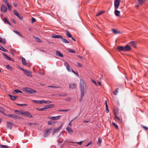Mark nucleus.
Listing matches in <instances>:
<instances>
[{"mask_svg": "<svg viewBox=\"0 0 148 148\" xmlns=\"http://www.w3.org/2000/svg\"><path fill=\"white\" fill-rule=\"evenodd\" d=\"M52 38H61L62 36L60 35H57L55 34H53L52 35Z\"/></svg>", "mask_w": 148, "mask_h": 148, "instance_id": "nucleus-15", "label": "nucleus"}, {"mask_svg": "<svg viewBox=\"0 0 148 148\" xmlns=\"http://www.w3.org/2000/svg\"><path fill=\"white\" fill-rule=\"evenodd\" d=\"M130 45L132 47L136 48V42L134 41L130 42Z\"/></svg>", "mask_w": 148, "mask_h": 148, "instance_id": "nucleus-17", "label": "nucleus"}, {"mask_svg": "<svg viewBox=\"0 0 148 148\" xmlns=\"http://www.w3.org/2000/svg\"><path fill=\"white\" fill-rule=\"evenodd\" d=\"M62 124L60 126L58 127L56 129H54L53 130V133H52V134L53 135L55 133V132H58L59 131V130L60 129H61V128L62 127Z\"/></svg>", "mask_w": 148, "mask_h": 148, "instance_id": "nucleus-13", "label": "nucleus"}, {"mask_svg": "<svg viewBox=\"0 0 148 148\" xmlns=\"http://www.w3.org/2000/svg\"><path fill=\"white\" fill-rule=\"evenodd\" d=\"M61 116H49L48 117V118L49 119L55 120H58L61 117Z\"/></svg>", "mask_w": 148, "mask_h": 148, "instance_id": "nucleus-7", "label": "nucleus"}, {"mask_svg": "<svg viewBox=\"0 0 148 148\" xmlns=\"http://www.w3.org/2000/svg\"><path fill=\"white\" fill-rule=\"evenodd\" d=\"M23 90L28 93H34L36 92V91L34 89L28 88H23Z\"/></svg>", "mask_w": 148, "mask_h": 148, "instance_id": "nucleus-2", "label": "nucleus"}, {"mask_svg": "<svg viewBox=\"0 0 148 148\" xmlns=\"http://www.w3.org/2000/svg\"><path fill=\"white\" fill-rule=\"evenodd\" d=\"M11 99L13 101L15 100L17 97V96H13L10 95H9Z\"/></svg>", "mask_w": 148, "mask_h": 148, "instance_id": "nucleus-19", "label": "nucleus"}, {"mask_svg": "<svg viewBox=\"0 0 148 148\" xmlns=\"http://www.w3.org/2000/svg\"><path fill=\"white\" fill-rule=\"evenodd\" d=\"M46 109H46V106H45L44 107L42 108H37V110L39 111H44Z\"/></svg>", "mask_w": 148, "mask_h": 148, "instance_id": "nucleus-27", "label": "nucleus"}, {"mask_svg": "<svg viewBox=\"0 0 148 148\" xmlns=\"http://www.w3.org/2000/svg\"><path fill=\"white\" fill-rule=\"evenodd\" d=\"M1 50L4 51V52H7L8 51L5 49V48H4L3 47H2L1 49H0Z\"/></svg>", "mask_w": 148, "mask_h": 148, "instance_id": "nucleus-52", "label": "nucleus"}, {"mask_svg": "<svg viewBox=\"0 0 148 148\" xmlns=\"http://www.w3.org/2000/svg\"><path fill=\"white\" fill-rule=\"evenodd\" d=\"M8 4L7 5V6L8 8V10L10 11H11L12 10V6L11 5H10L9 4Z\"/></svg>", "mask_w": 148, "mask_h": 148, "instance_id": "nucleus-44", "label": "nucleus"}, {"mask_svg": "<svg viewBox=\"0 0 148 148\" xmlns=\"http://www.w3.org/2000/svg\"><path fill=\"white\" fill-rule=\"evenodd\" d=\"M17 17L21 20H22L23 19V18L22 16L21 15H20L19 14Z\"/></svg>", "mask_w": 148, "mask_h": 148, "instance_id": "nucleus-53", "label": "nucleus"}, {"mask_svg": "<svg viewBox=\"0 0 148 148\" xmlns=\"http://www.w3.org/2000/svg\"><path fill=\"white\" fill-rule=\"evenodd\" d=\"M4 2L7 5H8V4H9V3L8 2V1L7 0H5L4 1Z\"/></svg>", "mask_w": 148, "mask_h": 148, "instance_id": "nucleus-63", "label": "nucleus"}, {"mask_svg": "<svg viewBox=\"0 0 148 148\" xmlns=\"http://www.w3.org/2000/svg\"><path fill=\"white\" fill-rule=\"evenodd\" d=\"M66 35L69 38H72V36L71 33L68 31L66 32Z\"/></svg>", "mask_w": 148, "mask_h": 148, "instance_id": "nucleus-34", "label": "nucleus"}, {"mask_svg": "<svg viewBox=\"0 0 148 148\" xmlns=\"http://www.w3.org/2000/svg\"><path fill=\"white\" fill-rule=\"evenodd\" d=\"M42 103H47V101L42 100Z\"/></svg>", "mask_w": 148, "mask_h": 148, "instance_id": "nucleus-59", "label": "nucleus"}, {"mask_svg": "<svg viewBox=\"0 0 148 148\" xmlns=\"http://www.w3.org/2000/svg\"><path fill=\"white\" fill-rule=\"evenodd\" d=\"M66 69L69 71V72L71 71V70L70 69V66L69 65L66 66Z\"/></svg>", "mask_w": 148, "mask_h": 148, "instance_id": "nucleus-50", "label": "nucleus"}, {"mask_svg": "<svg viewBox=\"0 0 148 148\" xmlns=\"http://www.w3.org/2000/svg\"><path fill=\"white\" fill-rule=\"evenodd\" d=\"M16 105L18 106H26L27 104H18V103H16Z\"/></svg>", "mask_w": 148, "mask_h": 148, "instance_id": "nucleus-46", "label": "nucleus"}, {"mask_svg": "<svg viewBox=\"0 0 148 148\" xmlns=\"http://www.w3.org/2000/svg\"><path fill=\"white\" fill-rule=\"evenodd\" d=\"M34 38H35L37 42H41V40L38 38L36 37H34Z\"/></svg>", "mask_w": 148, "mask_h": 148, "instance_id": "nucleus-37", "label": "nucleus"}, {"mask_svg": "<svg viewBox=\"0 0 148 148\" xmlns=\"http://www.w3.org/2000/svg\"><path fill=\"white\" fill-rule=\"evenodd\" d=\"M51 130V129H46L43 133V136L44 138L47 137L50 134V131Z\"/></svg>", "mask_w": 148, "mask_h": 148, "instance_id": "nucleus-4", "label": "nucleus"}, {"mask_svg": "<svg viewBox=\"0 0 148 148\" xmlns=\"http://www.w3.org/2000/svg\"><path fill=\"white\" fill-rule=\"evenodd\" d=\"M131 49V47L129 45H127L124 47V51H129Z\"/></svg>", "mask_w": 148, "mask_h": 148, "instance_id": "nucleus-11", "label": "nucleus"}, {"mask_svg": "<svg viewBox=\"0 0 148 148\" xmlns=\"http://www.w3.org/2000/svg\"><path fill=\"white\" fill-rule=\"evenodd\" d=\"M146 0H138V4L139 5H141L142 3H145Z\"/></svg>", "mask_w": 148, "mask_h": 148, "instance_id": "nucleus-33", "label": "nucleus"}, {"mask_svg": "<svg viewBox=\"0 0 148 148\" xmlns=\"http://www.w3.org/2000/svg\"><path fill=\"white\" fill-rule=\"evenodd\" d=\"M12 126V124L10 122H8L7 125V127L9 129H11Z\"/></svg>", "mask_w": 148, "mask_h": 148, "instance_id": "nucleus-14", "label": "nucleus"}, {"mask_svg": "<svg viewBox=\"0 0 148 148\" xmlns=\"http://www.w3.org/2000/svg\"><path fill=\"white\" fill-rule=\"evenodd\" d=\"M77 65L78 66H79V67H82V66L81 64L80 63H79V62L77 63Z\"/></svg>", "mask_w": 148, "mask_h": 148, "instance_id": "nucleus-56", "label": "nucleus"}, {"mask_svg": "<svg viewBox=\"0 0 148 148\" xmlns=\"http://www.w3.org/2000/svg\"><path fill=\"white\" fill-rule=\"evenodd\" d=\"M22 115L24 116H26L29 118L32 117V116L30 114L29 112L27 111L23 112Z\"/></svg>", "mask_w": 148, "mask_h": 148, "instance_id": "nucleus-5", "label": "nucleus"}, {"mask_svg": "<svg viewBox=\"0 0 148 148\" xmlns=\"http://www.w3.org/2000/svg\"><path fill=\"white\" fill-rule=\"evenodd\" d=\"M53 123V122L52 121H48V124H49V125H51Z\"/></svg>", "mask_w": 148, "mask_h": 148, "instance_id": "nucleus-55", "label": "nucleus"}, {"mask_svg": "<svg viewBox=\"0 0 148 148\" xmlns=\"http://www.w3.org/2000/svg\"><path fill=\"white\" fill-rule=\"evenodd\" d=\"M86 87V85L84 82L83 80L81 79L80 82L79 88L81 92V95L79 99V101L81 102L83 99L84 93V88Z\"/></svg>", "mask_w": 148, "mask_h": 148, "instance_id": "nucleus-1", "label": "nucleus"}, {"mask_svg": "<svg viewBox=\"0 0 148 148\" xmlns=\"http://www.w3.org/2000/svg\"><path fill=\"white\" fill-rule=\"evenodd\" d=\"M13 13L14 14L17 16H18L19 14L16 10H14L13 11Z\"/></svg>", "mask_w": 148, "mask_h": 148, "instance_id": "nucleus-41", "label": "nucleus"}, {"mask_svg": "<svg viewBox=\"0 0 148 148\" xmlns=\"http://www.w3.org/2000/svg\"><path fill=\"white\" fill-rule=\"evenodd\" d=\"M66 130L68 132V133L70 134H72L73 131L71 128H69V127H67L66 128Z\"/></svg>", "mask_w": 148, "mask_h": 148, "instance_id": "nucleus-9", "label": "nucleus"}, {"mask_svg": "<svg viewBox=\"0 0 148 148\" xmlns=\"http://www.w3.org/2000/svg\"><path fill=\"white\" fill-rule=\"evenodd\" d=\"M114 13L116 16H118L120 14V12L119 11L117 10V9H115Z\"/></svg>", "mask_w": 148, "mask_h": 148, "instance_id": "nucleus-30", "label": "nucleus"}, {"mask_svg": "<svg viewBox=\"0 0 148 148\" xmlns=\"http://www.w3.org/2000/svg\"><path fill=\"white\" fill-rule=\"evenodd\" d=\"M112 31L115 34H117L121 33L120 32L118 31L115 29H113L112 30Z\"/></svg>", "mask_w": 148, "mask_h": 148, "instance_id": "nucleus-29", "label": "nucleus"}, {"mask_svg": "<svg viewBox=\"0 0 148 148\" xmlns=\"http://www.w3.org/2000/svg\"><path fill=\"white\" fill-rule=\"evenodd\" d=\"M32 23L36 21V20L35 18H32Z\"/></svg>", "mask_w": 148, "mask_h": 148, "instance_id": "nucleus-58", "label": "nucleus"}, {"mask_svg": "<svg viewBox=\"0 0 148 148\" xmlns=\"http://www.w3.org/2000/svg\"><path fill=\"white\" fill-rule=\"evenodd\" d=\"M76 87V85L75 84H72L70 85L69 88L72 89L75 88Z\"/></svg>", "mask_w": 148, "mask_h": 148, "instance_id": "nucleus-22", "label": "nucleus"}, {"mask_svg": "<svg viewBox=\"0 0 148 148\" xmlns=\"http://www.w3.org/2000/svg\"><path fill=\"white\" fill-rule=\"evenodd\" d=\"M117 49L119 51H124V47L123 46H119L117 47Z\"/></svg>", "mask_w": 148, "mask_h": 148, "instance_id": "nucleus-16", "label": "nucleus"}, {"mask_svg": "<svg viewBox=\"0 0 148 148\" xmlns=\"http://www.w3.org/2000/svg\"><path fill=\"white\" fill-rule=\"evenodd\" d=\"M0 146L1 148H8V147L6 145H0Z\"/></svg>", "mask_w": 148, "mask_h": 148, "instance_id": "nucleus-45", "label": "nucleus"}, {"mask_svg": "<svg viewBox=\"0 0 148 148\" xmlns=\"http://www.w3.org/2000/svg\"><path fill=\"white\" fill-rule=\"evenodd\" d=\"M119 88H117L113 92V94L115 95H116L117 94V93L118 92Z\"/></svg>", "mask_w": 148, "mask_h": 148, "instance_id": "nucleus-38", "label": "nucleus"}, {"mask_svg": "<svg viewBox=\"0 0 148 148\" xmlns=\"http://www.w3.org/2000/svg\"><path fill=\"white\" fill-rule=\"evenodd\" d=\"M1 10L4 12H5L7 11V8L4 5H1Z\"/></svg>", "mask_w": 148, "mask_h": 148, "instance_id": "nucleus-10", "label": "nucleus"}, {"mask_svg": "<svg viewBox=\"0 0 148 148\" xmlns=\"http://www.w3.org/2000/svg\"><path fill=\"white\" fill-rule=\"evenodd\" d=\"M32 102L33 103L38 104L42 103V100H32Z\"/></svg>", "mask_w": 148, "mask_h": 148, "instance_id": "nucleus-18", "label": "nucleus"}, {"mask_svg": "<svg viewBox=\"0 0 148 148\" xmlns=\"http://www.w3.org/2000/svg\"><path fill=\"white\" fill-rule=\"evenodd\" d=\"M71 100V98H70V97H69V98H67L66 100V101H70Z\"/></svg>", "mask_w": 148, "mask_h": 148, "instance_id": "nucleus-60", "label": "nucleus"}, {"mask_svg": "<svg viewBox=\"0 0 148 148\" xmlns=\"http://www.w3.org/2000/svg\"><path fill=\"white\" fill-rule=\"evenodd\" d=\"M2 54L3 56L5 58L7 59L8 60H11L12 61H13V60L10 57L8 56L6 54H5V53H3Z\"/></svg>", "mask_w": 148, "mask_h": 148, "instance_id": "nucleus-12", "label": "nucleus"}, {"mask_svg": "<svg viewBox=\"0 0 148 148\" xmlns=\"http://www.w3.org/2000/svg\"><path fill=\"white\" fill-rule=\"evenodd\" d=\"M22 64L25 66L27 65V63L25 59L24 58H22Z\"/></svg>", "mask_w": 148, "mask_h": 148, "instance_id": "nucleus-20", "label": "nucleus"}, {"mask_svg": "<svg viewBox=\"0 0 148 148\" xmlns=\"http://www.w3.org/2000/svg\"><path fill=\"white\" fill-rule=\"evenodd\" d=\"M3 21H4V22L5 23H8V24L9 25H11V23H10V22L8 21V20L6 18H5L3 20Z\"/></svg>", "mask_w": 148, "mask_h": 148, "instance_id": "nucleus-23", "label": "nucleus"}, {"mask_svg": "<svg viewBox=\"0 0 148 148\" xmlns=\"http://www.w3.org/2000/svg\"><path fill=\"white\" fill-rule=\"evenodd\" d=\"M72 72L73 73H74L77 76H78L79 75H78V73H77V72H75V71L73 70H72Z\"/></svg>", "mask_w": 148, "mask_h": 148, "instance_id": "nucleus-51", "label": "nucleus"}, {"mask_svg": "<svg viewBox=\"0 0 148 148\" xmlns=\"http://www.w3.org/2000/svg\"><path fill=\"white\" fill-rule=\"evenodd\" d=\"M13 32H14V33H16V34H18H18H19V33H19V32H18L17 31H15V30H14V31H13Z\"/></svg>", "mask_w": 148, "mask_h": 148, "instance_id": "nucleus-61", "label": "nucleus"}, {"mask_svg": "<svg viewBox=\"0 0 148 148\" xmlns=\"http://www.w3.org/2000/svg\"><path fill=\"white\" fill-rule=\"evenodd\" d=\"M112 124L113 125V126H114V127H115V128L116 129H118V128H119L118 126V125L114 123H112Z\"/></svg>", "mask_w": 148, "mask_h": 148, "instance_id": "nucleus-42", "label": "nucleus"}, {"mask_svg": "<svg viewBox=\"0 0 148 148\" xmlns=\"http://www.w3.org/2000/svg\"><path fill=\"white\" fill-rule=\"evenodd\" d=\"M7 116L9 117L14 118L16 119H19L20 118L19 116L15 114H10L7 115Z\"/></svg>", "mask_w": 148, "mask_h": 148, "instance_id": "nucleus-6", "label": "nucleus"}, {"mask_svg": "<svg viewBox=\"0 0 148 148\" xmlns=\"http://www.w3.org/2000/svg\"><path fill=\"white\" fill-rule=\"evenodd\" d=\"M18 93H22V92L21 90L18 89L15 90L13 91V93L14 94Z\"/></svg>", "mask_w": 148, "mask_h": 148, "instance_id": "nucleus-24", "label": "nucleus"}, {"mask_svg": "<svg viewBox=\"0 0 148 148\" xmlns=\"http://www.w3.org/2000/svg\"><path fill=\"white\" fill-rule=\"evenodd\" d=\"M23 112H22L21 111H19L17 110H15L14 111V112L18 114H21L22 115V113H23Z\"/></svg>", "mask_w": 148, "mask_h": 148, "instance_id": "nucleus-32", "label": "nucleus"}, {"mask_svg": "<svg viewBox=\"0 0 148 148\" xmlns=\"http://www.w3.org/2000/svg\"><path fill=\"white\" fill-rule=\"evenodd\" d=\"M56 53L60 57H63V55L58 51H56Z\"/></svg>", "mask_w": 148, "mask_h": 148, "instance_id": "nucleus-35", "label": "nucleus"}, {"mask_svg": "<svg viewBox=\"0 0 148 148\" xmlns=\"http://www.w3.org/2000/svg\"><path fill=\"white\" fill-rule=\"evenodd\" d=\"M58 95L62 97H65L67 95L66 93H62V94H59Z\"/></svg>", "mask_w": 148, "mask_h": 148, "instance_id": "nucleus-40", "label": "nucleus"}, {"mask_svg": "<svg viewBox=\"0 0 148 148\" xmlns=\"http://www.w3.org/2000/svg\"><path fill=\"white\" fill-rule=\"evenodd\" d=\"M19 69H20L21 70L23 71L24 72L25 75L28 76L29 77H32V72L29 71L28 70H25L20 67L19 66Z\"/></svg>", "mask_w": 148, "mask_h": 148, "instance_id": "nucleus-3", "label": "nucleus"}, {"mask_svg": "<svg viewBox=\"0 0 148 148\" xmlns=\"http://www.w3.org/2000/svg\"><path fill=\"white\" fill-rule=\"evenodd\" d=\"M101 141L102 139L100 138H99L98 140L97 144L98 145H99V146H100V145L101 144Z\"/></svg>", "mask_w": 148, "mask_h": 148, "instance_id": "nucleus-36", "label": "nucleus"}, {"mask_svg": "<svg viewBox=\"0 0 148 148\" xmlns=\"http://www.w3.org/2000/svg\"><path fill=\"white\" fill-rule=\"evenodd\" d=\"M105 12V11H100L97 13L96 16H99V15Z\"/></svg>", "mask_w": 148, "mask_h": 148, "instance_id": "nucleus-28", "label": "nucleus"}, {"mask_svg": "<svg viewBox=\"0 0 148 148\" xmlns=\"http://www.w3.org/2000/svg\"><path fill=\"white\" fill-rule=\"evenodd\" d=\"M61 39L63 42H64L65 43H69V42L67 40L63 38L62 37Z\"/></svg>", "mask_w": 148, "mask_h": 148, "instance_id": "nucleus-26", "label": "nucleus"}, {"mask_svg": "<svg viewBox=\"0 0 148 148\" xmlns=\"http://www.w3.org/2000/svg\"><path fill=\"white\" fill-rule=\"evenodd\" d=\"M69 110V109H65V110H58V111L60 112L61 111L62 112H68Z\"/></svg>", "mask_w": 148, "mask_h": 148, "instance_id": "nucleus-43", "label": "nucleus"}, {"mask_svg": "<svg viewBox=\"0 0 148 148\" xmlns=\"http://www.w3.org/2000/svg\"><path fill=\"white\" fill-rule=\"evenodd\" d=\"M105 104L106 107V112L107 113H108L109 112V110L108 108V103L106 101H105Z\"/></svg>", "mask_w": 148, "mask_h": 148, "instance_id": "nucleus-31", "label": "nucleus"}, {"mask_svg": "<svg viewBox=\"0 0 148 148\" xmlns=\"http://www.w3.org/2000/svg\"><path fill=\"white\" fill-rule=\"evenodd\" d=\"M69 52L74 53H75V51L73 50L72 49L69 50Z\"/></svg>", "mask_w": 148, "mask_h": 148, "instance_id": "nucleus-57", "label": "nucleus"}, {"mask_svg": "<svg viewBox=\"0 0 148 148\" xmlns=\"http://www.w3.org/2000/svg\"><path fill=\"white\" fill-rule=\"evenodd\" d=\"M6 67V68L8 69H10L11 70H12V68L9 65H7Z\"/></svg>", "mask_w": 148, "mask_h": 148, "instance_id": "nucleus-39", "label": "nucleus"}, {"mask_svg": "<svg viewBox=\"0 0 148 148\" xmlns=\"http://www.w3.org/2000/svg\"><path fill=\"white\" fill-rule=\"evenodd\" d=\"M46 109H48L49 108H53L54 107V105L53 104H51L49 105L46 106Z\"/></svg>", "mask_w": 148, "mask_h": 148, "instance_id": "nucleus-25", "label": "nucleus"}, {"mask_svg": "<svg viewBox=\"0 0 148 148\" xmlns=\"http://www.w3.org/2000/svg\"><path fill=\"white\" fill-rule=\"evenodd\" d=\"M141 127H143V128L145 130H148V127H146V126H143V125H141Z\"/></svg>", "mask_w": 148, "mask_h": 148, "instance_id": "nucleus-48", "label": "nucleus"}, {"mask_svg": "<svg viewBox=\"0 0 148 148\" xmlns=\"http://www.w3.org/2000/svg\"><path fill=\"white\" fill-rule=\"evenodd\" d=\"M92 144V141H90L86 145V147H87L89 146V145H90Z\"/></svg>", "mask_w": 148, "mask_h": 148, "instance_id": "nucleus-54", "label": "nucleus"}, {"mask_svg": "<svg viewBox=\"0 0 148 148\" xmlns=\"http://www.w3.org/2000/svg\"><path fill=\"white\" fill-rule=\"evenodd\" d=\"M3 111H4V110L3 108L0 107V112L2 114H4Z\"/></svg>", "mask_w": 148, "mask_h": 148, "instance_id": "nucleus-47", "label": "nucleus"}, {"mask_svg": "<svg viewBox=\"0 0 148 148\" xmlns=\"http://www.w3.org/2000/svg\"><path fill=\"white\" fill-rule=\"evenodd\" d=\"M64 65L66 66L69 65L68 63L67 62H65L64 63Z\"/></svg>", "mask_w": 148, "mask_h": 148, "instance_id": "nucleus-62", "label": "nucleus"}, {"mask_svg": "<svg viewBox=\"0 0 148 148\" xmlns=\"http://www.w3.org/2000/svg\"><path fill=\"white\" fill-rule=\"evenodd\" d=\"M11 21L12 22L14 23H16V22L15 20L13 19H11Z\"/></svg>", "mask_w": 148, "mask_h": 148, "instance_id": "nucleus-64", "label": "nucleus"}, {"mask_svg": "<svg viewBox=\"0 0 148 148\" xmlns=\"http://www.w3.org/2000/svg\"><path fill=\"white\" fill-rule=\"evenodd\" d=\"M120 1L115 0L114 2V9H117L119 6Z\"/></svg>", "mask_w": 148, "mask_h": 148, "instance_id": "nucleus-8", "label": "nucleus"}, {"mask_svg": "<svg viewBox=\"0 0 148 148\" xmlns=\"http://www.w3.org/2000/svg\"><path fill=\"white\" fill-rule=\"evenodd\" d=\"M0 43H2L5 45L6 43V41L5 39H3L1 37H0Z\"/></svg>", "mask_w": 148, "mask_h": 148, "instance_id": "nucleus-21", "label": "nucleus"}, {"mask_svg": "<svg viewBox=\"0 0 148 148\" xmlns=\"http://www.w3.org/2000/svg\"><path fill=\"white\" fill-rule=\"evenodd\" d=\"M49 88H59V86H48Z\"/></svg>", "mask_w": 148, "mask_h": 148, "instance_id": "nucleus-49", "label": "nucleus"}]
</instances>
